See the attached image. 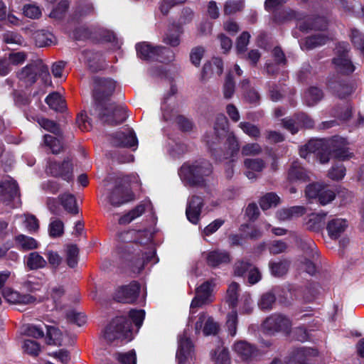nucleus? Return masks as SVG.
Instances as JSON below:
<instances>
[{
  "label": "nucleus",
  "instance_id": "1",
  "mask_svg": "<svg viewBox=\"0 0 364 364\" xmlns=\"http://www.w3.org/2000/svg\"><path fill=\"white\" fill-rule=\"evenodd\" d=\"M212 172V166L206 161L196 162L195 164H184L179 170V176L184 182L190 184H198L203 176Z\"/></svg>",
  "mask_w": 364,
  "mask_h": 364
},
{
  "label": "nucleus",
  "instance_id": "2",
  "mask_svg": "<svg viewBox=\"0 0 364 364\" xmlns=\"http://www.w3.org/2000/svg\"><path fill=\"white\" fill-rule=\"evenodd\" d=\"M104 336L109 342L115 340L129 341L132 339L130 323L124 317L116 318L109 323Z\"/></svg>",
  "mask_w": 364,
  "mask_h": 364
},
{
  "label": "nucleus",
  "instance_id": "3",
  "mask_svg": "<svg viewBox=\"0 0 364 364\" xmlns=\"http://www.w3.org/2000/svg\"><path fill=\"white\" fill-rule=\"evenodd\" d=\"M5 301L9 304L16 306L36 305L46 299L48 296H36L28 293H21L11 287H5L1 291Z\"/></svg>",
  "mask_w": 364,
  "mask_h": 364
},
{
  "label": "nucleus",
  "instance_id": "4",
  "mask_svg": "<svg viewBox=\"0 0 364 364\" xmlns=\"http://www.w3.org/2000/svg\"><path fill=\"white\" fill-rule=\"evenodd\" d=\"M136 51L139 56L144 59L157 58L164 61L172 60L173 58V53L168 48L164 47L152 48L151 45L147 43L137 44Z\"/></svg>",
  "mask_w": 364,
  "mask_h": 364
},
{
  "label": "nucleus",
  "instance_id": "5",
  "mask_svg": "<svg viewBox=\"0 0 364 364\" xmlns=\"http://www.w3.org/2000/svg\"><path fill=\"white\" fill-rule=\"evenodd\" d=\"M306 196L309 198H318L321 205H327L334 200L336 195L327 186L322 183H311L305 190Z\"/></svg>",
  "mask_w": 364,
  "mask_h": 364
},
{
  "label": "nucleus",
  "instance_id": "6",
  "mask_svg": "<svg viewBox=\"0 0 364 364\" xmlns=\"http://www.w3.org/2000/svg\"><path fill=\"white\" fill-rule=\"evenodd\" d=\"M315 152H318V159L322 164L329 161L331 151L322 139L310 140L299 150V154L303 158H307L308 154Z\"/></svg>",
  "mask_w": 364,
  "mask_h": 364
},
{
  "label": "nucleus",
  "instance_id": "7",
  "mask_svg": "<svg viewBox=\"0 0 364 364\" xmlns=\"http://www.w3.org/2000/svg\"><path fill=\"white\" fill-rule=\"evenodd\" d=\"M100 117L103 122L116 124L124 122L127 117L124 106L109 105L108 107L100 109Z\"/></svg>",
  "mask_w": 364,
  "mask_h": 364
},
{
  "label": "nucleus",
  "instance_id": "8",
  "mask_svg": "<svg viewBox=\"0 0 364 364\" xmlns=\"http://www.w3.org/2000/svg\"><path fill=\"white\" fill-rule=\"evenodd\" d=\"M289 318L280 314L272 315L263 322V328L267 333H274L278 331L289 332L291 327Z\"/></svg>",
  "mask_w": 364,
  "mask_h": 364
},
{
  "label": "nucleus",
  "instance_id": "9",
  "mask_svg": "<svg viewBox=\"0 0 364 364\" xmlns=\"http://www.w3.org/2000/svg\"><path fill=\"white\" fill-rule=\"evenodd\" d=\"M213 287L214 284L213 282H205L197 288L196 296L191 304V314L194 313V309L197 306L212 301Z\"/></svg>",
  "mask_w": 364,
  "mask_h": 364
},
{
  "label": "nucleus",
  "instance_id": "10",
  "mask_svg": "<svg viewBox=\"0 0 364 364\" xmlns=\"http://www.w3.org/2000/svg\"><path fill=\"white\" fill-rule=\"evenodd\" d=\"M194 327L196 333H200L202 331L205 336L215 335L219 330L218 323L204 313L198 315Z\"/></svg>",
  "mask_w": 364,
  "mask_h": 364
},
{
  "label": "nucleus",
  "instance_id": "11",
  "mask_svg": "<svg viewBox=\"0 0 364 364\" xmlns=\"http://www.w3.org/2000/svg\"><path fill=\"white\" fill-rule=\"evenodd\" d=\"M139 291V284L136 282H132L127 286L118 289L115 293V298L117 301L121 302H133L136 299Z\"/></svg>",
  "mask_w": 364,
  "mask_h": 364
},
{
  "label": "nucleus",
  "instance_id": "12",
  "mask_svg": "<svg viewBox=\"0 0 364 364\" xmlns=\"http://www.w3.org/2000/svg\"><path fill=\"white\" fill-rule=\"evenodd\" d=\"M47 173L55 176H61L65 180L72 178V166L69 161H64L60 165L56 162H50L47 167Z\"/></svg>",
  "mask_w": 364,
  "mask_h": 364
},
{
  "label": "nucleus",
  "instance_id": "13",
  "mask_svg": "<svg viewBox=\"0 0 364 364\" xmlns=\"http://www.w3.org/2000/svg\"><path fill=\"white\" fill-rule=\"evenodd\" d=\"M203 201L200 197L193 196L186 208V217L191 223L196 224L199 221Z\"/></svg>",
  "mask_w": 364,
  "mask_h": 364
},
{
  "label": "nucleus",
  "instance_id": "14",
  "mask_svg": "<svg viewBox=\"0 0 364 364\" xmlns=\"http://www.w3.org/2000/svg\"><path fill=\"white\" fill-rule=\"evenodd\" d=\"M205 260L208 266L215 267L221 264L230 262L231 257L230 254L225 251L215 250L205 253Z\"/></svg>",
  "mask_w": 364,
  "mask_h": 364
},
{
  "label": "nucleus",
  "instance_id": "15",
  "mask_svg": "<svg viewBox=\"0 0 364 364\" xmlns=\"http://www.w3.org/2000/svg\"><path fill=\"white\" fill-rule=\"evenodd\" d=\"M348 226V223L346 219L336 218L328 222L326 229L331 239H338Z\"/></svg>",
  "mask_w": 364,
  "mask_h": 364
},
{
  "label": "nucleus",
  "instance_id": "16",
  "mask_svg": "<svg viewBox=\"0 0 364 364\" xmlns=\"http://www.w3.org/2000/svg\"><path fill=\"white\" fill-rule=\"evenodd\" d=\"M18 187L12 178H6L0 183V200H8L18 196Z\"/></svg>",
  "mask_w": 364,
  "mask_h": 364
},
{
  "label": "nucleus",
  "instance_id": "17",
  "mask_svg": "<svg viewBox=\"0 0 364 364\" xmlns=\"http://www.w3.org/2000/svg\"><path fill=\"white\" fill-rule=\"evenodd\" d=\"M192 349L191 341L187 337L179 339V348L176 353V358L179 363H183L185 361L192 359Z\"/></svg>",
  "mask_w": 364,
  "mask_h": 364
},
{
  "label": "nucleus",
  "instance_id": "18",
  "mask_svg": "<svg viewBox=\"0 0 364 364\" xmlns=\"http://www.w3.org/2000/svg\"><path fill=\"white\" fill-rule=\"evenodd\" d=\"M134 196L132 192L124 191L122 188H116L109 196L110 204L114 206L122 205L124 203L133 200Z\"/></svg>",
  "mask_w": 364,
  "mask_h": 364
},
{
  "label": "nucleus",
  "instance_id": "19",
  "mask_svg": "<svg viewBox=\"0 0 364 364\" xmlns=\"http://www.w3.org/2000/svg\"><path fill=\"white\" fill-rule=\"evenodd\" d=\"M113 144L133 147L137 144V139L132 130H127L126 132L117 134L116 138L114 139Z\"/></svg>",
  "mask_w": 364,
  "mask_h": 364
},
{
  "label": "nucleus",
  "instance_id": "20",
  "mask_svg": "<svg viewBox=\"0 0 364 364\" xmlns=\"http://www.w3.org/2000/svg\"><path fill=\"white\" fill-rule=\"evenodd\" d=\"M347 141L343 138L333 139L332 143L328 145L332 147L333 154L336 157L339 158L341 160H345L350 156V154L346 148Z\"/></svg>",
  "mask_w": 364,
  "mask_h": 364
},
{
  "label": "nucleus",
  "instance_id": "21",
  "mask_svg": "<svg viewBox=\"0 0 364 364\" xmlns=\"http://www.w3.org/2000/svg\"><path fill=\"white\" fill-rule=\"evenodd\" d=\"M245 166L247 171L245 174L250 179L255 178L257 173H259L264 169V162L259 159H246L245 160Z\"/></svg>",
  "mask_w": 364,
  "mask_h": 364
},
{
  "label": "nucleus",
  "instance_id": "22",
  "mask_svg": "<svg viewBox=\"0 0 364 364\" xmlns=\"http://www.w3.org/2000/svg\"><path fill=\"white\" fill-rule=\"evenodd\" d=\"M223 71V63L220 58H213L211 61L206 63L203 69L204 76L210 75H220Z\"/></svg>",
  "mask_w": 364,
  "mask_h": 364
},
{
  "label": "nucleus",
  "instance_id": "23",
  "mask_svg": "<svg viewBox=\"0 0 364 364\" xmlns=\"http://www.w3.org/2000/svg\"><path fill=\"white\" fill-rule=\"evenodd\" d=\"M46 265V260L37 252H31L26 257V266L31 270H37Z\"/></svg>",
  "mask_w": 364,
  "mask_h": 364
},
{
  "label": "nucleus",
  "instance_id": "24",
  "mask_svg": "<svg viewBox=\"0 0 364 364\" xmlns=\"http://www.w3.org/2000/svg\"><path fill=\"white\" fill-rule=\"evenodd\" d=\"M233 350L242 359H248L256 353L252 346L245 341H237L233 345Z\"/></svg>",
  "mask_w": 364,
  "mask_h": 364
},
{
  "label": "nucleus",
  "instance_id": "25",
  "mask_svg": "<svg viewBox=\"0 0 364 364\" xmlns=\"http://www.w3.org/2000/svg\"><path fill=\"white\" fill-rule=\"evenodd\" d=\"M304 213L305 209L303 206H293L290 208L279 210L277 217L281 221H286V220L299 217V215H303Z\"/></svg>",
  "mask_w": 364,
  "mask_h": 364
},
{
  "label": "nucleus",
  "instance_id": "26",
  "mask_svg": "<svg viewBox=\"0 0 364 364\" xmlns=\"http://www.w3.org/2000/svg\"><path fill=\"white\" fill-rule=\"evenodd\" d=\"M334 64L336 69L344 74H350L355 70V65H353L349 58L345 54L334 59Z\"/></svg>",
  "mask_w": 364,
  "mask_h": 364
},
{
  "label": "nucleus",
  "instance_id": "27",
  "mask_svg": "<svg viewBox=\"0 0 364 364\" xmlns=\"http://www.w3.org/2000/svg\"><path fill=\"white\" fill-rule=\"evenodd\" d=\"M288 178L291 182L296 181H306L308 178L306 171L299 164H294L289 170Z\"/></svg>",
  "mask_w": 364,
  "mask_h": 364
},
{
  "label": "nucleus",
  "instance_id": "28",
  "mask_svg": "<svg viewBox=\"0 0 364 364\" xmlns=\"http://www.w3.org/2000/svg\"><path fill=\"white\" fill-rule=\"evenodd\" d=\"M60 200L65 209L70 213L76 214L78 208L75 196L71 193H63L60 196Z\"/></svg>",
  "mask_w": 364,
  "mask_h": 364
},
{
  "label": "nucleus",
  "instance_id": "29",
  "mask_svg": "<svg viewBox=\"0 0 364 364\" xmlns=\"http://www.w3.org/2000/svg\"><path fill=\"white\" fill-rule=\"evenodd\" d=\"M146 210V206L144 204H139L134 209L130 210L128 213L124 214L122 217L119 219V223L120 224H127L129 223L140 217V215H143Z\"/></svg>",
  "mask_w": 364,
  "mask_h": 364
},
{
  "label": "nucleus",
  "instance_id": "30",
  "mask_svg": "<svg viewBox=\"0 0 364 364\" xmlns=\"http://www.w3.org/2000/svg\"><path fill=\"white\" fill-rule=\"evenodd\" d=\"M16 241L18 247L23 250H29L38 248V243L36 240L29 236L19 235L16 237Z\"/></svg>",
  "mask_w": 364,
  "mask_h": 364
},
{
  "label": "nucleus",
  "instance_id": "31",
  "mask_svg": "<svg viewBox=\"0 0 364 364\" xmlns=\"http://www.w3.org/2000/svg\"><path fill=\"white\" fill-rule=\"evenodd\" d=\"M317 352L314 349H299L294 358L289 362V364H308L304 362V358H307L316 355Z\"/></svg>",
  "mask_w": 364,
  "mask_h": 364
},
{
  "label": "nucleus",
  "instance_id": "32",
  "mask_svg": "<svg viewBox=\"0 0 364 364\" xmlns=\"http://www.w3.org/2000/svg\"><path fill=\"white\" fill-rule=\"evenodd\" d=\"M46 102L53 109L61 110L65 108L64 100L58 92H52L47 97Z\"/></svg>",
  "mask_w": 364,
  "mask_h": 364
},
{
  "label": "nucleus",
  "instance_id": "33",
  "mask_svg": "<svg viewBox=\"0 0 364 364\" xmlns=\"http://www.w3.org/2000/svg\"><path fill=\"white\" fill-rule=\"evenodd\" d=\"M322 97V92L317 87H311L304 94V100L306 105L309 106L314 105L321 100Z\"/></svg>",
  "mask_w": 364,
  "mask_h": 364
},
{
  "label": "nucleus",
  "instance_id": "34",
  "mask_svg": "<svg viewBox=\"0 0 364 364\" xmlns=\"http://www.w3.org/2000/svg\"><path fill=\"white\" fill-rule=\"evenodd\" d=\"M47 337L49 344L61 345L63 340L62 332L54 326L48 328Z\"/></svg>",
  "mask_w": 364,
  "mask_h": 364
},
{
  "label": "nucleus",
  "instance_id": "35",
  "mask_svg": "<svg viewBox=\"0 0 364 364\" xmlns=\"http://www.w3.org/2000/svg\"><path fill=\"white\" fill-rule=\"evenodd\" d=\"M279 197L274 193H266L259 201V205L263 210L271 208V207L278 205Z\"/></svg>",
  "mask_w": 364,
  "mask_h": 364
},
{
  "label": "nucleus",
  "instance_id": "36",
  "mask_svg": "<svg viewBox=\"0 0 364 364\" xmlns=\"http://www.w3.org/2000/svg\"><path fill=\"white\" fill-rule=\"evenodd\" d=\"M238 284L237 283H230L226 292V301L232 306V308L235 306L238 298Z\"/></svg>",
  "mask_w": 364,
  "mask_h": 364
},
{
  "label": "nucleus",
  "instance_id": "37",
  "mask_svg": "<svg viewBox=\"0 0 364 364\" xmlns=\"http://www.w3.org/2000/svg\"><path fill=\"white\" fill-rule=\"evenodd\" d=\"M36 120L44 130L60 134V127L56 122L44 117H38Z\"/></svg>",
  "mask_w": 364,
  "mask_h": 364
},
{
  "label": "nucleus",
  "instance_id": "38",
  "mask_svg": "<svg viewBox=\"0 0 364 364\" xmlns=\"http://www.w3.org/2000/svg\"><path fill=\"white\" fill-rule=\"evenodd\" d=\"M44 144L47 145L53 154L60 153L63 149V144L60 139L48 134L43 136Z\"/></svg>",
  "mask_w": 364,
  "mask_h": 364
},
{
  "label": "nucleus",
  "instance_id": "39",
  "mask_svg": "<svg viewBox=\"0 0 364 364\" xmlns=\"http://www.w3.org/2000/svg\"><path fill=\"white\" fill-rule=\"evenodd\" d=\"M288 266L286 261L271 262L269 264L270 271L274 276L285 274L288 270Z\"/></svg>",
  "mask_w": 364,
  "mask_h": 364
},
{
  "label": "nucleus",
  "instance_id": "40",
  "mask_svg": "<svg viewBox=\"0 0 364 364\" xmlns=\"http://www.w3.org/2000/svg\"><path fill=\"white\" fill-rule=\"evenodd\" d=\"M35 70L34 65H27L19 72L18 78L28 82H35Z\"/></svg>",
  "mask_w": 364,
  "mask_h": 364
},
{
  "label": "nucleus",
  "instance_id": "41",
  "mask_svg": "<svg viewBox=\"0 0 364 364\" xmlns=\"http://www.w3.org/2000/svg\"><path fill=\"white\" fill-rule=\"evenodd\" d=\"M205 53V49L203 47H195L192 48L190 53L192 64L195 66H199Z\"/></svg>",
  "mask_w": 364,
  "mask_h": 364
},
{
  "label": "nucleus",
  "instance_id": "42",
  "mask_svg": "<svg viewBox=\"0 0 364 364\" xmlns=\"http://www.w3.org/2000/svg\"><path fill=\"white\" fill-rule=\"evenodd\" d=\"M115 358L122 364H136V353L134 350L128 353H117Z\"/></svg>",
  "mask_w": 364,
  "mask_h": 364
},
{
  "label": "nucleus",
  "instance_id": "43",
  "mask_svg": "<svg viewBox=\"0 0 364 364\" xmlns=\"http://www.w3.org/2000/svg\"><path fill=\"white\" fill-rule=\"evenodd\" d=\"M145 311L143 309H132L129 312V317L135 326L139 328L145 318Z\"/></svg>",
  "mask_w": 364,
  "mask_h": 364
},
{
  "label": "nucleus",
  "instance_id": "44",
  "mask_svg": "<svg viewBox=\"0 0 364 364\" xmlns=\"http://www.w3.org/2000/svg\"><path fill=\"white\" fill-rule=\"evenodd\" d=\"M78 249L76 245L67 247V262L70 267H75L77 264Z\"/></svg>",
  "mask_w": 364,
  "mask_h": 364
},
{
  "label": "nucleus",
  "instance_id": "45",
  "mask_svg": "<svg viewBox=\"0 0 364 364\" xmlns=\"http://www.w3.org/2000/svg\"><path fill=\"white\" fill-rule=\"evenodd\" d=\"M328 38L323 35H318L314 36L308 37L306 41V48H314L316 46L325 44Z\"/></svg>",
  "mask_w": 364,
  "mask_h": 364
},
{
  "label": "nucleus",
  "instance_id": "46",
  "mask_svg": "<svg viewBox=\"0 0 364 364\" xmlns=\"http://www.w3.org/2000/svg\"><path fill=\"white\" fill-rule=\"evenodd\" d=\"M64 294L65 290L63 287L56 286L50 289V295L55 304V308H60V301Z\"/></svg>",
  "mask_w": 364,
  "mask_h": 364
},
{
  "label": "nucleus",
  "instance_id": "47",
  "mask_svg": "<svg viewBox=\"0 0 364 364\" xmlns=\"http://www.w3.org/2000/svg\"><path fill=\"white\" fill-rule=\"evenodd\" d=\"M215 364H230V358L227 349L220 347L215 353Z\"/></svg>",
  "mask_w": 364,
  "mask_h": 364
},
{
  "label": "nucleus",
  "instance_id": "48",
  "mask_svg": "<svg viewBox=\"0 0 364 364\" xmlns=\"http://www.w3.org/2000/svg\"><path fill=\"white\" fill-rule=\"evenodd\" d=\"M23 349L25 352L31 355H38L41 348L36 341L27 339L23 342Z\"/></svg>",
  "mask_w": 364,
  "mask_h": 364
},
{
  "label": "nucleus",
  "instance_id": "49",
  "mask_svg": "<svg viewBox=\"0 0 364 364\" xmlns=\"http://www.w3.org/2000/svg\"><path fill=\"white\" fill-rule=\"evenodd\" d=\"M326 217L325 213H314L311 214L308 225L311 230H316L321 226L324 221Z\"/></svg>",
  "mask_w": 364,
  "mask_h": 364
},
{
  "label": "nucleus",
  "instance_id": "50",
  "mask_svg": "<svg viewBox=\"0 0 364 364\" xmlns=\"http://www.w3.org/2000/svg\"><path fill=\"white\" fill-rule=\"evenodd\" d=\"M237 314L232 311L228 316L226 326L231 336H235L237 331Z\"/></svg>",
  "mask_w": 364,
  "mask_h": 364
},
{
  "label": "nucleus",
  "instance_id": "51",
  "mask_svg": "<svg viewBox=\"0 0 364 364\" xmlns=\"http://www.w3.org/2000/svg\"><path fill=\"white\" fill-rule=\"evenodd\" d=\"M346 168L343 165L332 166L328 171V176L333 180H340L344 178Z\"/></svg>",
  "mask_w": 364,
  "mask_h": 364
},
{
  "label": "nucleus",
  "instance_id": "52",
  "mask_svg": "<svg viewBox=\"0 0 364 364\" xmlns=\"http://www.w3.org/2000/svg\"><path fill=\"white\" fill-rule=\"evenodd\" d=\"M63 223L60 220H55L50 223L49 234L52 237H59L63 232Z\"/></svg>",
  "mask_w": 364,
  "mask_h": 364
},
{
  "label": "nucleus",
  "instance_id": "53",
  "mask_svg": "<svg viewBox=\"0 0 364 364\" xmlns=\"http://www.w3.org/2000/svg\"><path fill=\"white\" fill-rule=\"evenodd\" d=\"M26 17L31 18H37L42 14L41 10L36 5H26L23 11Z\"/></svg>",
  "mask_w": 364,
  "mask_h": 364
},
{
  "label": "nucleus",
  "instance_id": "54",
  "mask_svg": "<svg viewBox=\"0 0 364 364\" xmlns=\"http://www.w3.org/2000/svg\"><path fill=\"white\" fill-rule=\"evenodd\" d=\"M116 87V82L111 79L102 80L100 84V91L106 93V95H109L114 92Z\"/></svg>",
  "mask_w": 364,
  "mask_h": 364
},
{
  "label": "nucleus",
  "instance_id": "55",
  "mask_svg": "<svg viewBox=\"0 0 364 364\" xmlns=\"http://www.w3.org/2000/svg\"><path fill=\"white\" fill-rule=\"evenodd\" d=\"M26 55L24 53H12L9 56V65H19L26 60Z\"/></svg>",
  "mask_w": 364,
  "mask_h": 364
},
{
  "label": "nucleus",
  "instance_id": "56",
  "mask_svg": "<svg viewBox=\"0 0 364 364\" xmlns=\"http://www.w3.org/2000/svg\"><path fill=\"white\" fill-rule=\"evenodd\" d=\"M186 0H163L160 9L162 14H166L173 6L183 4Z\"/></svg>",
  "mask_w": 364,
  "mask_h": 364
},
{
  "label": "nucleus",
  "instance_id": "57",
  "mask_svg": "<svg viewBox=\"0 0 364 364\" xmlns=\"http://www.w3.org/2000/svg\"><path fill=\"white\" fill-rule=\"evenodd\" d=\"M24 223L28 231H36L38 229V221L33 215H24Z\"/></svg>",
  "mask_w": 364,
  "mask_h": 364
},
{
  "label": "nucleus",
  "instance_id": "58",
  "mask_svg": "<svg viewBox=\"0 0 364 364\" xmlns=\"http://www.w3.org/2000/svg\"><path fill=\"white\" fill-rule=\"evenodd\" d=\"M240 127L246 134L250 136L257 137L259 135V130L258 128L255 125H252V124L241 122L240 124Z\"/></svg>",
  "mask_w": 364,
  "mask_h": 364
},
{
  "label": "nucleus",
  "instance_id": "59",
  "mask_svg": "<svg viewBox=\"0 0 364 364\" xmlns=\"http://www.w3.org/2000/svg\"><path fill=\"white\" fill-rule=\"evenodd\" d=\"M261 152V148L257 144H250L245 145L242 149V154L244 156H255Z\"/></svg>",
  "mask_w": 364,
  "mask_h": 364
},
{
  "label": "nucleus",
  "instance_id": "60",
  "mask_svg": "<svg viewBox=\"0 0 364 364\" xmlns=\"http://www.w3.org/2000/svg\"><path fill=\"white\" fill-rule=\"evenodd\" d=\"M250 34L248 32H243L237 39V52L242 53L245 50L247 46L249 43Z\"/></svg>",
  "mask_w": 364,
  "mask_h": 364
},
{
  "label": "nucleus",
  "instance_id": "61",
  "mask_svg": "<svg viewBox=\"0 0 364 364\" xmlns=\"http://www.w3.org/2000/svg\"><path fill=\"white\" fill-rule=\"evenodd\" d=\"M351 39L358 48L364 53V37L357 30L352 31Z\"/></svg>",
  "mask_w": 364,
  "mask_h": 364
},
{
  "label": "nucleus",
  "instance_id": "62",
  "mask_svg": "<svg viewBox=\"0 0 364 364\" xmlns=\"http://www.w3.org/2000/svg\"><path fill=\"white\" fill-rule=\"evenodd\" d=\"M4 41L9 44H22L23 39L22 37L14 32H7L4 36Z\"/></svg>",
  "mask_w": 364,
  "mask_h": 364
},
{
  "label": "nucleus",
  "instance_id": "63",
  "mask_svg": "<svg viewBox=\"0 0 364 364\" xmlns=\"http://www.w3.org/2000/svg\"><path fill=\"white\" fill-rule=\"evenodd\" d=\"M274 300L275 299L274 295L271 294V293H268L262 297L259 303V306L261 309H270L272 305L274 304Z\"/></svg>",
  "mask_w": 364,
  "mask_h": 364
},
{
  "label": "nucleus",
  "instance_id": "64",
  "mask_svg": "<svg viewBox=\"0 0 364 364\" xmlns=\"http://www.w3.org/2000/svg\"><path fill=\"white\" fill-rule=\"evenodd\" d=\"M287 245L281 240H275L271 244L269 251L273 254H279L284 252Z\"/></svg>",
  "mask_w": 364,
  "mask_h": 364
}]
</instances>
